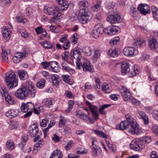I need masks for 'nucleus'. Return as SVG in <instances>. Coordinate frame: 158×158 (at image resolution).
I'll return each instance as SVG.
<instances>
[{"mask_svg":"<svg viewBox=\"0 0 158 158\" xmlns=\"http://www.w3.org/2000/svg\"><path fill=\"white\" fill-rule=\"evenodd\" d=\"M58 7H47L45 6L44 9V12L49 15L53 16L50 21L51 22L55 23L56 21L62 18V16L60 13L58 12Z\"/></svg>","mask_w":158,"mask_h":158,"instance_id":"f257e3e1","label":"nucleus"},{"mask_svg":"<svg viewBox=\"0 0 158 158\" xmlns=\"http://www.w3.org/2000/svg\"><path fill=\"white\" fill-rule=\"evenodd\" d=\"M127 122L131 125V129L128 130V132L132 134H138L140 133V130L138 127L137 123L135 120L129 114L125 115Z\"/></svg>","mask_w":158,"mask_h":158,"instance_id":"f03ea898","label":"nucleus"},{"mask_svg":"<svg viewBox=\"0 0 158 158\" xmlns=\"http://www.w3.org/2000/svg\"><path fill=\"white\" fill-rule=\"evenodd\" d=\"M5 79L9 89L15 87L18 85L17 77L14 73L7 72L6 74Z\"/></svg>","mask_w":158,"mask_h":158,"instance_id":"7ed1b4c3","label":"nucleus"},{"mask_svg":"<svg viewBox=\"0 0 158 158\" xmlns=\"http://www.w3.org/2000/svg\"><path fill=\"white\" fill-rule=\"evenodd\" d=\"M34 109V105L31 102L26 103H23L20 107V110L22 112L26 113L23 117L27 118L30 116L32 113V110Z\"/></svg>","mask_w":158,"mask_h":158,"instance_id":"20e7f679","label":"nucleus"},{"mask_svg":"<svg viewBox=\"0 0 158 158\" xmlns=\"http://www.w3.org/2000/svg\"><path fill=\"white\" fill-rule=\"evenodd\" d=\"M78 18L80 22L85 24L90 21L91 17L85 9L81 8L79 12Z\"/></svg>","mask_w":158,"mask_h":158,"instance_id":"39448f33","label":"nucleus"},{"mask_svg":"<svg viewBox=\"0 0 158 158\" xmlns=\"http://www.w3.org/2000/svg\"><path fill=\"white\" fill-rule=\"evenodd\" d=\"M76 63L77 69H80L82 67L83 70L85 71L90 73H93L94 72V69L88 60H85L83 64L81 61L76 62Z\"/></svg>","mask_w":158,"mask_h":158,"instance_id":"423d86ee","label":"nucleus"},{"mask_svg":"<svg viewBox=\"0 0 158 158\" xmlns=\"http://www.w3.org/2000/svg\"><path fill=\"white\" fill-rule=\"evenodd\" d=\"M130 148L136 151H140L144 148L145 145L143 142L139 139H135L130 143Z\"/></svg>","mask_w":158,"mask_h":158,"instance_id":"0eeeda50","label":"nucleus"},{"mask_svg":"<svg viewBox=\"0 0 158 158\" xmlns=\"http://www.w3.org/2000/svg\"><path fill=\"white\" fill-rule=\"evenodd\" d=\"M71 60H73L74 58L77 60L76 62L80 61L82 58L80 48L77 47L74 48L71 51Z\"/></svg>","mask_w":158,"mask_h":158,"instance_id":"6e6552de","label":"nucleus"},{"mask_svg":"<svg viewBox=\"0 0 158 158\" xmlns=\"http://www.w3.org/2000/svg\"><path fill=\"white\" fill-rule=\"evenodd\" d=\"M107 20L111 23H120L122 21L120 16L117 12L108 16L107 18Z\"/></svg>","mask_w":158,"mask_h":158,"instance_id":"1a4fd4ad","label":"nucleus"},{"mask_svg":"<svg viewBox=\"0 0 158 158\" xmlns=\"http://www.w3.org/2000/svg\"><path fill=\"white\" fill-rule=\"evenodd\" d=\"M26 89L24 86L20 88L15 92V96L20 99H25L27 97V93L26 92Z\"/></svg>","mask_w":158,"mask_h":158,"instance_id":"9d476101","label":"nucleus"},{"mask_svg":"<svg viewBox=\"0 0 158 158\" xmlns=\"http://www.w3.org/2000/svg\"><path fill=\"white\" fill-rule=\"evenodd\" d=\"M104 29H103L102 26L99 24L95 26L92 31L93 36L95 38H97L101 36L102 32H104Z\"/></svg>","mask_w":158,"mask_h":158,"instance_id":"9b49d317","label":"nucleus"},{"mask_svg":"<svg viewBox=\"0 0 158 158\" xmlns=\"http://www.w3.org/2000/svg\"><path fill=\"white\" fill-rule=\"evenodd\" d=\"M137 9L140 13L143 15L149 14L151 12L149 6L145 4H140L138 6Z\"/></svg>","mask_w":158,"mask_h":158,"instance_id":"f8f14e48","label":"nucleus"},{"mask_svg":"<svg viewBox=\"0 0 158 158\" xmlns=\"http://www.w3.org/2000/svg\"><path fill=\"white\" fill-rule=\"evenodd\" d=\"M120 28L114 26H110L106 28H105L104 30V32L108 34L109 35L115 34L118 32Z\"/></svg>","mask_w":158,"mask_h":158,"instance_id":"ddd939ff","label":"nucleus"},{"mask_svg":"<svg viewBox=\"0 0 158 158\" xmlns=\"http://www.w3.org/2000/svg\"><path fill=\"white\" fill-rule=\"evenodd\" d=\"M137 113L139 118L143 120L144 124L148 125L149 123L148 118L145 113L139 110H137Z\"/></svg>","mask_w":158,"mask_h":158,"instance_id":"4468645a","label":"nucleus"},{"mask_svg":"<svg viewBox=\"0 0 158 158\" xmlns=\"http://www.w3.org/2000/svg\"><path fill=\"white\" fill-rule=\"evenodd\" d=\"M3 37V40L5 42L8 41L10 38L11 32L6 27H3L2 30Z\"/></svg>","mask_w":158,"mask_h":158,"instance_id":"2eb2a0df","label":"nucleus"},{"mask_svg":"<svg viewBox=\"0 0 158 158\" xmlns=\"http://www.w3.org/2000/svg\"><path fill=\"white\" fill-rule=\"evenodd\" d=\"M130 65L128 63L123 62L121 65V74L125 75L128 73L130 71L129 66Z\"/></svg>","mask_w":158,"mask_h":158,"instance_id":"dca6fc26","label":"nucleus"},{"mask_svg":"<svg viewBox=\"0 0 158 158\" xmlns=\"http://www.w3.org/2000/svg\"><path fill=\"white\" fill-rule=\"evenodd\" d=\"M134 47L141 48L145 45V41L141 38H139L133 43Z\"/></svg>","mask_w":158,"mask_h":158,"instance_id":"f3484780","label":"nucleus"},{"mask_svg":"<svg viewBox=\"0 0 158 158\" xmlns=\"http://www.w3.org/2000/svg\"><path fill=\"white\" fill-rule=\"evenodd\" d=\"M135 51L133 47H127L124 48L123 50V53L126 56H129L135 55Z\"/></svg>","mask_w":158,"mask_h":158,"instance_id":"a211bd4d","label":"nucleus"},{"mask_svg":"<svg viewBox=\"0 0 158 158\" xmlns=\"http://www.w3.org/2000/svg\"><path fill=\"white\" fill-rule=\"evenodd\" d=\"M19 112L17 110H11L6 112V115L10 118L15 117L19 115Z\"/></svg>","mask_w":158,"mask_h":158,"instance_id":"6ab92c4d","label":"nucleus"},{"mask_svg":"<svg viewBox=\"0 0 158 158\" xmlns=\"http://www.w3.org/2000/svg\"><path fill=\"white\" fill-rule=\"evenodd\" d=\"M91 150V152L92 153V156H96L100 154L102 150L97 145H95V146L90 147Z\"/></svg>","mask_w":158,"mask_h":158,"instance_id":"aec40b11","label":"nucleus"},{"mask_svg":"<svg viewBox=\"0 0 158 158\" xmlns=\"http://www.w3.org/2000/svg\"><path fill=\"white\" fill-rule=\"evenodd\" d=\"M89 108L92 114L93 117L95 120H97L99 116V114L98 113L97 107L92 105L90 106Z\"/></svg>","mask_w":158,"mask_h":158,"instance_id":"412c9836","label":"nucleus"},{"mask_svg":"<svg viewBox=\"0 0 158 158\" xmlns=\"http://www.w3.org/2000/svg\"><path fill=\"white\" fill-rule=\"evenodd\" d=\"M44 143V142L43 139H40L39 142L37 143L34 146L33 149V153L34 154H36L38 150H40V148Z\"/></svg>","mask_w":158,"mask_h":158,"instance_id":"4be33fe9","label":"nucleus"},{"mask_svg":"<svg viewBox=\"0 0 158 158\" xmlns=\"http://www.w3.org/2000/svg\"><path fill=\"white\" fill-rule=\"evenodd\" d=\"M4 96L6 101L10 105L14 104V100L12 97L8 94V92H4Z\"/></svg>","mask_w":158,"mask_h":158,"instance_id":"5701e85b","label":"nucleus"},{"mask_svg":"<svg viewBox=\"0 0 158 158\" xmlns=\"http://www.w3.org/2000/svg\"><path fill=\"white\" fill-rule=\"evenodd\" d=\"M149 45L150 48L153 50L158 47V44L156 40L152 39L149 40Z\"/></svg>","mask_w":158,"mask_h":158,"instance_id":"b1692460","label":"nucleus"},{"mask_svg":"<svg viewBox=\"0 0 158 158\" xmlns=\"http://www.w3.org/2000/svg\"><path fill=\"white\" fill-rule=\"evenodd\" d=\"M39 129L37 127L35 126L34 127H31L29 128V132L30 135L32 137H35L38 133Z\"/></svg>","mask_w":158,"mask_h":158,"instance_id":"393cba45","label":"nucleus"},{"mask_svg":"<svg viewBox=\"0 0 158 158\" xmlns=\"http://www.w3.org/2000/svg\"><path fill=\"white\" fill-rule=\"evenodd\" d=\"M102 89L106 93H110L112 90L110 85L106 83H104L102 84Z\"/></svg>","mask_w":158,"mask_h":158,"instance_id":"a878e982","label":"nucleus"},{"mask_svg":"<svg viewBox=\"0 0 158 158\" xmlns=\"http://www.w3.org/2000/svg\"><path fill=\"white\" fill-rule=\"evenodd\" d=\"M62 155L61 152L58 150H56L54 151L51 155L49 158H62Z\"/></svg>","mask_w":158,"mask_h":158,"instance_id":"bb28decb","label":"nucleus"},{"mask_svg":"<svg viewBox=\"0 0 158 158\" xmlns=\"http://www.w3.org/2000/svg\"><path fill=\"white\" fill-rule=\"evenodd\" d=\"M129 125L127 122L126 121H122L120 124L117 126L116 127L117 129L118 127L119 129L123 130L128 128Z\"/></svg>","mask_w":158,"mask_h":158,"instance_id":"cd10ccee","label":"nucleus"},{"mask_svg":"<svg viewBox=\"0 0 158 158\" xmlns=\"http://www.w3.org/2000/svg\"><path fill=\"white\" fill-rule=\"evenodd\" d=\"M19 52H16L14 56L13 57V61L16 63L20 62L23 58V56Z\"/></svg>","mask_w":158,"mask_h":158,"instance_id":"c85d7f7f","label":"nucleus"},{"mask_svg":"<svg viewBox=\"0 0 158 158\" xmlns=\"http://www.w3.org/2000/svg\"><path fill=\"white\" fill-rule=\"evenodd\" d=\"M62 68L66 72H69L70 74H73L75 73L74 70L70 68L66 63H62Z\"/></svg>","mask_w":158,"mask_h":158,"instance_id":"c756f323","label":"nucleus"},{"mask_svg":"<svg viewBox=\"0 0 158 158\" xmlns=\"http://www.w3.org/2000/svg\"><path fill=\"white\" fill-rule=\"evenodd\" d=\"M26 92L27 93V97L28 96H29L30 97L32 98L35 97L36 93L35 87L29 89L27 90L26 89Z\"/></svg>","mask_w":158,"mask_h":158,"instance_id":"7c9ffc66","label":"nucleus"},{"mask_svg":"<svg viewBox=\"0 0 158 158\" xmlns=\"http://www.w3.org/2000/svg\"><path fill=\"white\" fill-rule=\"evenodd\" d=\"M18 74L19 77L22 80H24L28 77V75L26 71L20 70L18 72Z\"/></svg>","mask_w":158,"mask_h":158,"instance_id":"2f4dec72","label":"nucleus"},{"mask_svg":"<svg viewBox=\"0 0 158 158\" xmlns=\"http://www.w3.org/2000/svg\"><path fill=\"white\" fill-rule=\"evenodd\" d=\"M2 60L4 62L7 61L8 60V52L4 47L2 48Z\"/></svg>","mask_w":158,"mask_h":158,"instance_id":"473e14b6","label":"nucleus"},{"mask_svg":"<svg viewBox=\"0 0 158 158\" xmlns=\"http://www.w3.org/2000/svg\"><path fill=\"white\" fill-rule=\"evenodd\" d=\"M15 146V144L13 141L9 140L6 142V147L8 150L11 151L14 149Z\"/></svg>","mask_w":158,"mask_h":158,"instance_id":"72a5a7b5","label":"nucleus"},{"mask_svg":"<svg viewBox=\"0 0 158 158\" xmlns=\"http://www.w3.org/2000/svg\"><path fill=\"white\" fill-rule=\"evenodd\" d=\"M49 66H50L51 69L53 72H57L58 70L57 67V63L55 61H52L49 62Z\"/></svg>","mask_w":158,"mask_h":158,"instance_id":"f704fd0d","label":"nucleus"},{"mask_svg":"<svg viewBox=\"0 0 158 158\" xmlns=\"http://www.w3.org/2000/svg\"><path fill=\"white\" fill-rule=\"evenodd\" d=\"M41 44L44 48L47 49H50L54 46L53 44L49 41H46L42 43Z\"/></svg>","mask_w":158,"mask_h":158,"instance_id":"c9c22d12","label":"nucleus"},{"mask_svg":"<svg viewBox=\"0 0 158 158\" xmlns=\"http://www.w3.org/2000/svg\"><path fill=\"white\" fill-rule=\"evenodd\" d=\"M22 141L19 144L20 147L22 150H23V146L25 145V143L27 140L28 136L27 135H24L22 136Z\"/></svg>","mask_w":158,"mask_h":158,"instance_id":"e433bc0d","label":"nucleus"},{"mask_svg":"<svg viewBox=\"0 0 158 158\" xmlns=\"http://www.w3.org/2000/svg\"><path fill=\"white\" fill-rule=\"evenodd\" d=\"M19 32L21 34L22 37L23 38H26L29 36V33L27 32L23 28L19 29Z\"/></svg>","mask_w":158,"mask_h":158,"instance_id":"4c0bfd02","label":"nucleus"},{"mask_svg":"<svg viewBox=\"0 0 158 158\" xmlns=\"http://www.w3.org/2000/svg\"><path fill=\"white\" fill-rule=\"evenodd\" d=\"M108 54L111 56L115 57L117 56L118 53L116 49H110L108 51Z\"/></svg>","mask_w":158,"mask_h":158,"instance_id":"58836bf2","label":"nucleus"},{"mask_svg":"<svg viewBox=\"0 0 158 158\" xmlns=\"http://www.w3.org/2000/svg\"><path fill=\"white\" fill-rule=\"evenodd\" d=\"M153 16L155 18L158 19V9L154 6H152L151 7Z\"/></svg>","mask_w":158,"mask_h":158,"instance_id":"ea45409f","label":"nucleus"},{"mask_svg":"<svg viewBox=\"0 0 158 158\" xmlns=\"http://www.w3.org/2000/svg\"><path fill=\"white\" fill-rule=\"evenodd\" d=\"M101 3L99 1L97 2L92 7V9L94 11H97L100 10L101 7Z\"/></svg>","mask_w":158,"mask_h":158,"instance_id":"a19ab883","label":"nucleus"},{"mask_svg":"<svg viewBox=\"0 0 158 158\" xmlns=\"http://www.w3.org/2000/svg\"><path fill=\"white\" fill-rule=\"evenodd\" d=\"M88 3L86 1H81L78 3V6L80 8H84L88 6Z\"/></svg>","mask_w":158,"mask_h":158,"instance_id":"79ce46f5","label":"nucleus"},{"mask_svg":"<svg viewBox=\"0 0 158 158\" xmlns=\"http://www.w3.org/2000/svg\"><path fill=\"white\" fill-rule=\"evenodd\" d=\"M94 131L96 134L99 136L100 137L104 138H107L106 135L102 131L98 130H94Z\"/></svg>","mask_w":158,"mask_h":158,"instance_id":"37998d69","label":"nucleus"},{"mask_svg":"<svg viewBox=\"0 0 158 158\" xmlns=\"http://www.w3.org/2000/svg\"><path fill=\"white\" fill-rule=\"evenodd\" d=\"M122 95L123 96L124 100L126 101H129L130 100V98L132 97L131 96V93L129 91Z\"/></svg>","mask_w":158,"mask_h":158,"instance_id":"c03bdc74","label":"nucleus"},{"mask_svg":"<svg viewBox=\"0 0 158 158\" xmlns=\"http://www.w3.org/2000/svg\"><path fill=\"white\" fill-rule=\"evenodd\" d=\"M25 88H27V90L29 89L35 87V85L33 83L30 81H26L25 84Z\"/></svg>","mask_w":158,"mask_h":158,"instance_id":"a18cd8bd","label":"nucleus"},{"mask_svg":"<svg viewBox=\"0 0 158 158\" xmlns=\"http://www.w3.org/2000/svg\"><path fill=\"white\" fill-rule=\"evenodd\" d=\"M110 104H104L99 109V112L100 114H105V112L104 110L106 108L110 106Z\"/></svg>","mask_w":158,"mask_h":158,"instance_id":"49530a36","label":"nucleus"},{"mask_svg":"<svg viewBox=\"0 0 158 158\" xmlns=\"http://www.w3.org/2000/svg\"><path fill=\"white\" fill-rule=\"evenodd\" d=\"M62 78L63 80L66 83L71 85L72 82L70 81L69 77L68 75H63L62 76Z\"/></svg>","mask_w":158,"mask_h":158,"instance_id":"de8ad7c7","label":"nucleus"},{"mask_svg":"<svg viewBox=\"0 0 158 158\" xmlns=\"http://www.w3.org/2000/svg\"><path fill=\"white\" fill-rule=\"evenodd\" d=\"M66 121V119L64 117L60 116L59 122V127H62L65 124Z\"/></svg>","mask_w":158,"mask_h":158,"instance_id":"09e8293b","label":"nucleus"},{"mask_svg":"<svg viewBox=\"0 0 158 158\" xmlns=\"http://www.w3.org/2000/svg\"><path fill=\"white\" fill-rule=\"evenodd\" d=\"M10 129H17L19 128V124L15 122H11L10 125Z\"/></svg>","mask_w":158,"mask_h":158,"instance_id":"8fccbe9b","label":"nucleus"},{"mask_svg":"<svg viewBox=\"0 0 158 158\" xmlns=\"http://www.w3.org/2000/svg\"><path fill=\"white\" fill-rule=\"evenodd\" d=\"M134 71L131 72V73L132 74V76H135L136 74L139 73V68L137 65H135L133 68Z\"/></svg>","mask_w":158,"mask_h":158,"instance_id":"3c124183","label":"nucleus"},{"mask_svg":"<svg viewBox=\"0 0 158 158\" xmlns=\"http://www.w3.org/2000/svg\"><path fill=\"white\" fill-rule=\"evenodd\" d=\"M69 56V53L68 51H65L62 54V59L64 61H67Z\"/></svg>","mask_w":158,"mask_h":158,"instance_id":"603ef678","label":"nucleus"},{"mask_svg":"<svg viewBox=\"0 0 158 158\" xmlns=\"http://www.w3.org/2000/svg\"><path fill=\"white\" fill-rule=\"evenodd\" d=\"M129 101L131 102L132 104H133L135 106H137L139 105V102L137 99L133 98V97H131V98H130V100Z\"/></svg>","mask_w":158,"mask_h":158,"instance_id":"864d4df0","label":"nucleus"},{"mask_svg":"<svg viewBox=\"0 0 158 158\" xmlns=\"http://www.w3.org/2000/svg\"><path fill=\"white\" fill-rule=\"evenodd\" d=\"M120 40L118 36L115 37L112 39L110 41L111 44H116L119 42Z\"/></svg>","mask_w":158,"mask_h":158,"instance_id":"5fc2aeb1","label":"nucleus"},{"mask_svg":"<svg viewBox=\"0 0 158 158\" xmlns=\"http://www.w3.org/2000/svg\"><path fill=\"white\" fill-rule=\"evenodd\" d=\"M68 36V35L66 34L62 35L61 37L59 39V41L64 43L67 42V41H68L69 40H67Z\"/></svg>","mask_w":158,"mask_h":158,"instance_id":"6e6d98bb","label":"nucleus"},{"mask_svg":"<svg viewBox=\"0 0 158 158\" xmlns=\"http://www.w3.org/2000/svg\"><path fill=\"white\" fill-rule=\"evenodd\" d=\"M114 5L110 3L107 7L108 12L110 13L113 12L114 11Z\"/></svg>","mask_w":158,"mask_h":158,"instance_id":"4d7b16f0","label":"nucleus"},{"mask_svg":"<svg viewBox=\"0 0 158 158\" xmlns=\"http://www.w3.org/2000/svg\"><path fill=\"white\" fill-rule=\"evenodd\" d=\"M45 80H43L41 81H40L36 84L37 87L38 88L41 89L44 86Z\"/></svg>","mask_w":158,"mask_h":158,"instance_id":"13d9d810","label":"nucleus"},{"mask_svg":"<svg viewBox=\"0 0 158 158\" xmlns=\"http://www.w3.org/2000/svg\"><path fill=\"white\" fill-rule=\"evenodd\" d=\"M29 52V50L28 48H25V49L23 52H20V53H21V55L22 56H23V58L26 57L27 55L28 54Z\"/></svg>","mask_w":158,"mask_h":158,"instance_id":"bf43d9fd","label":"nucleus"},{"mask_svg":"<svg viewBox=\"0 0 158 158\" xmlns=\"http://www.w3.org/2000/svg\"><path fill=\"white\" fill-rule=\"evenodd\" d=\"M59 5H61V6H64L68 4V2L66 0H56Z\"/></svg>","mask_w":158,"mask_h":158,"instance_id":"052dcab7","label":"nucleus"},{"mask_svg":"<svg viewBox=\"0 0 158 158\" xmlns=\"http://www.w3.org/2000/svg\"><path fill=\"white\" fill-rule=\"evenodd\" d=\"M63 7H64L63 8H60L59 7H58V12L60 13L61 14V13L63 11L66 10L68 7H69V5L68 4H66V5H65L64 6H62Z\"/></svg>","mask_w":158,"mask_h":158,"instance_id":"680f3d73","label":"nucleus"},{"mask_svg":"<svg viewBox=\"0 0 158 158\" xmlns=\"http://www.w3.org/2000/svg\"><path fill=\"white\" fill-rule=\"evenodd\" d=\"M83 51L86 54L87 56L91 55L92 53L91 50L89 47L85 48Z\"/></svg>","mask_w":158,"mask_h":158,"instance_id":"e2e57ef3","label":"nucleus"},{"mask_svg":"<svg viewBox=\"0 0 158 158\" xmlns=\"http://www.w3.org/2000/svg\"><path fill=\"white\" fill-rule=\"evenodd\" d=\"M35 30L37 34H41L43 31H45V29L42 28L40 26L35 28Z\"/></svg>","mask_w":158,"mask_h":158,"instance_id":"0e129e2a","label":"nucleus"},{"mask_svg":"<svg viewBox=\"0 0 158 158\" xmlns=\"http://www.w3.org/2000/svg\"><path fill=\"white\" fill-rule=\"evenodd\" d=\"M100 55V51L99 50H95L93 55V57L96 59Z\"/></svg>","mask_w":158,"mask_h":158,"instance_id":"69168bd1","label":"nucleus"},{"mask_svg":"<svg viewBox=\"0 0 158 158\" xmlns=\"http://www.w3.org/2000/svg\"><path fill=\"white\" fill-rule=\"evenodd\" d=\"M33 13L32 9L30 7H27L26 9V14L27 15L30 16Z\"/></svg>","mask_w":158,"mask_h":158,"instance_id":"338daca9","label":"nucleus"},{"mask_svg":"<svg viewBox=\"0 0 158 158\" xmlns=\"http://www.w3.org/2000/svg\"><path fill=\"white\" fill-rule=\"evenodd\" d=\"M73 142L72 141L68 142L66 145L64 147L65 149L66 150H69L72 146Z\"/></svg>","mask_w":158,"mask_h":158,"instance_id":"774afa93","label":"nucleus"}]
</instances>
